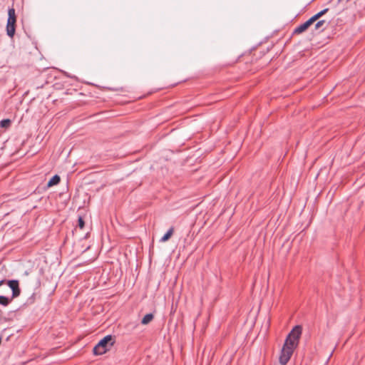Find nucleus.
<instances>
[{
  "mask_svg": "<svg viewBox=\"0 0 365 365\" xmlns=\"http://www.w3.org/2000/svg\"><path fill=\"white\" fill-rule=\"evenodd\" d=\"M174 232V228L170 227L168 232L164 235V236L160 239V242H164L168 241L170 237L173 235Z\"/></svg>",
  "mask_w": 365,
  "mask_h": 365,
  "instance_id": "6e6552de",
  "label": "nucleus"
},
{
  "mask_svg": "<svg viewBox=\"0 0 365 365\" xmlns=\"http://www.w3.org/2000/svg\"><path fill=\"white\" fill-rule=\"evenodd\" d=\"M8 286L12 290L11 299L20 295L21 289L19 288V283L18 280L13 279L7 282Z\"/></svg>",
  "mask_w": 365,
  "mask_h": 365,
  "instance_id": "39448f33",
  "label": "nucleus"
},
{
  "mask_svg": "<svg viewBox=\"0 0 365 365\" xmlns=\"http://www.w3.org/2000/svg\"><path fill=\"white\" fill-rule=\"evenodd\" d=\"M293 352L294 350L291 349L290 348H286L283 346L279 359V363L282 365H286L289 361Z\"/></svg>",
  "mask_w": 365,
  "mask_h": 365,
  "instance_id": "20e7f679",
  "label": "nucleus"
},
{
  "mask_svg": "<svg viewBox=\"0 0 365 365\" xmlns=\"http://www.w3.org/2000/svg\"><path fill=\"white\" fill-rule=\"evenodd\" d=\"M78 225L80 229H83L85 226V222L82 217H79L78 220Z\"/></svg>",
  "mask_w": 365,
  "mask_h": 365,
  "instance_id": "4468645a",
  "label": "nucleus"
},
{
  "mask_svg": "<svg viewBox=\"0 0 365 365\" xmlns=\"http://www.w3.org/2000/svg\"><path fill=\"white\" fill-rule=\"evenodd\" d=\"M325 24H327L326 21L324 20H320L319 21L317 22V24H315L314 26V28L315 29L318 30V29H320L322 31H324L325 29V26L324 25Z\"/></svg>",
  "mask_w": 365,
  "mask_h": 365,
  "instance_id": "9b49d317",
  "label": "nucleus"
},
{
  "mask_svg": "<svg viewBox=\"0 0 365 365\" xmlns=\"http://www.w3.org/2000/svg\"><path fill=\"white\" fill-rule=\"evenodd\" d=\"M153 318H154V316L153 314H151V313L147 314L143 317V318L141 321V323L143 324H148L153 319Z\"/></svg>",
  "mask_w": 365,
  "mask_h": 365,
  "instance_id": "1a4fd4ad",
  "label": "nucleus"
},
{
  "mask_svg": "<svg viewBox=\"0 0 365 365\" xmlns=\"http://www.w3.org/2000/svg\"><path fill=\"white\" fill-rule=\"evenodd\" d=\"M11 125V120L9 119H4L0 121V127L8 128Z\"/></svg>",
  "mask_w": 365,
  "mask_h": 365,
  "instance_id": "ddd939ff",
  "label": "nucleus"
},
{
  "mask_svg": "<svg viewBox=\"0 0 365 365\" xmlns=\"http://www.w3.org/2000/svg\"><path fill=\"white\" fill-rule=\"evenodd\" d=\"M60 180H61L60 177L58 175H55L48 182L47 186L52 187L53 185H56L60 182Z\"/></svg>",
  "mask_w": 365,
  "mask_h": 365,
  "instance_id": "0eeeda50",
  "label": "nucleus"
},
{
  "mask_svg": "<svg viewBox=\"0 0 365 365\" xmlns=\"http://www.w3.org/2000/svg\"><path fill=\"white\" fill-rule=\"evenodd\" d=\"M115 343V339L113 336L107 335L103 338L94 346L93 353L94 355H102L110 349Z\"/></svg>",
  "mask_w": 365,
  "mask_h": 365,
  "instance_id": "f257e3e1",
  "label": "nucleus"
},
{
  "mask_svg": "<svg viewBox=\"0 0 365 365\" xmlns=\"http://www.w3.org/2000/svg\"><path fill=\"white\" fill-rule=\"evenodd\" d=\"M329 11V9H324L322 10L321 11L318 12L315 15H314L312 17H311V19L315 22L317 20H318L321 16H322L324 14H325Z\"/></svg>",
  "mask_w": 365,
  "mask_h": 365,
  "instance_id": "9d476101",
  "label": "nucleus"
},
{
  "mask_svg": "<svg viewBox=\"0 0 365 365\" xmlns=\"http://www.w3.org/2000/svg\"><path fill=\"white\" fill-rule=\"evenodd\" d=\"M16 22V14H15V9L14 8H10L8 11L6 34L11 38H12L15 34Z\"/></svg>",
  "mask_w": 365,
  "mask_h": 365,
  "instance_id": "7ed1b4c3",
  "label": "nucleus"
},
{
  "mask_svg": "<svg viewBox=\"0 0 365 365\" xmlns=\"http://www.w3.org/2000/svg\"><path fill=\"white\" fill-rule=\"evenodd\" d=\"M301 334L302 327L300 326H296L288 334L283 346L294 350L298 344Z\"/></svg>",
  "mask_w": 365,
  "mask_h": 365,
  "instance_id": "f03ea898",
  "label": "nucleus"
},
{
  "mask_svg": "<svg viewBox=\"0 0 365 365\" xmlns=\"http://www.w3.org/2000/svg\"><path fill=\"white\" fill-rule=\"evenodd\" d=\"M314 21L311 19V18L305 21L304 23L302 24L297 28H295L294 31V34H299L305 31L312 24Z\"/></svg>",
  "mask_w": 365,
  "mask_h": 365,
  "instance_id": "423d86ee",
  "label": "nucleus"
},
{
  "mask_svg": "<svg viewBox=\"0 0 365 365\" xmlns=\"http://www.w3.org/2000/svg\"><path fill=\"white\" fill-rule=\"evenodd\" d=\"M11 301V299H9L8 297H4V296H0V304L6 307L7 306L10 302Z\"/></svg>",
  "mask_w": 365,
  "mask_h": 365,
  "instance_id": "f8f14e48",
  "label": "nucleus"
}]
</instances>
